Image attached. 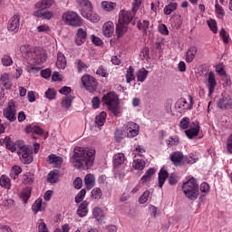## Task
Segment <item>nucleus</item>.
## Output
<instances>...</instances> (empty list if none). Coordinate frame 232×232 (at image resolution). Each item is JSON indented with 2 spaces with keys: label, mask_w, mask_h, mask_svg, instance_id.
Returning <instances> with one entry per match:
<instances>
[{
  "label": "nucleus",
  "mask_w": 232,
  "mask_h": 232,
  "mask_svg": "<svg viewBox=\"0 0 232 232\" xmlns=\"http://www.w3.org/2000/svg\"><path fill=\"white\" fill-rule=\"evenodd\" d=\"M123 131H125L129 139H133L139 135L140 131V126L133 121L127 122L123 127Z\"/></svg>",
  "instance_id": "obj_6"
},
{
  "label": "nucleus",
  "mask_w": 232,
  "mask_h": 232,
  "mask_svg": "<svg viewBox=\"0 0 232 232\" xmlns=\"http://www.w3.org/2000/svg\"><path fill=\"white\" fill-rule=\"evenodd\" d=\"M207 86L208 88V95H212V93L215 92V88H217V79H215V74L213 72L208 73Z\"/></svg>",
  "instance_id": "obj_20"
},
{
  "label": "nucleus",
  "mask_w": 232,
  "mask_h": 232,
  "mask_svg": "<svg viewBox=\"0 0 232 232\" xmlns=\"http://www.w3.org/2000/svg\"><path fill=\"white\" fill-rule=\"evenodd\" d=\"M145 166H146V162L142 160H136L133 161V164H132V168L140 171H141V169H144Z\"/></svg>",
  "instance_id": "obj_50"
},
{
  "label": "nucleus",
  "mask_w": 232,
  "mask_h": 232,
  "mask_svg": "<svg viewBox=\"0 0 232 232\" xmlns=\"http://www.w3.org/2000/svg\"><path fill=\"white\" fill-rule=\"evenodd\" d=\"M219 36L222 39L224 44H229V34L226 31V29L221 28Z\"/></svg>",
  "instance_id": "obj_49"
},
{
  "label": "nucleus",
  "mask_w": 232,
  "mask_h": 232,
  "mask_svg": "<svg viewBox=\"0 0 232 232\" xmlns=\"http://www.w3.org/2000/svg\"><path fill=\"white\" fill-rule=\"evenodd\" d=\"M221 81L223 82L224 88H227V86H231V77L226 73L221 76Z\"/></svg>",
  "instance_id": "obj_58"
},
{
  "label": "nucleus",
  "mask_w": 232,
  "mask_h": 232,
  "mask_svg": "<svg viewBox=\"0 0 232 232\" xmlns=\"http://www.w3.org/2000/svg\"><path fill=\"white\" fill-rule=\"evenodd\" d=\"M47 180L48 182H50V184L57 183V181L59 180V174L53 171L49 172Z\"/></svg>",
  "instance_id": "obj_48"
},
{
  "label": "nucleus",
  "mask_w": 232,
  "mask_h": 232,
  "mask_svg": "<svg viewBox=\"0 0 232 232\" xmlns=\"http://www.w3.org/2000/svg\"><path fill=\"white\" fill-rule=\"evenodd\" d=\"M56 95H57V91H55V89L49 88L45 92V97L46 99H49V101L55 99Z\"/></svg>",
  "instance_id": "obj_54"
},
{
  "label": "nucleus",
  "mask_w": 232,
  "mask_h": 232,
  "mask_svg": "<svg viewBox=\"0 0 232 232\" xmlns=\"http://www.w3.org/2000/svg\"><path fill=\"white\" fill-rule=\"evenodd\" d=\"M48 59L46 51L39 47L33 49V52L29 54V61H32L34 64H44Z\"/></svg>",
  "instance_id": "obj_5"
},
{
  "label": "nucleus",
  "mask_w": 232,
  "mask_h": 232,
  "mask_svg": "<svg viewBox=\"0 0 232 232\" xmlns=\"http://www.w3.org/2000/svg\"><path fill=\"white\" fill-rule=\"evenodd\" d=\"M102 101L104 102V104H106L110 111H111L115 117L121 113L119 109V98L115 92H108L107 94L103 95Z\"/></svg>",
  "instance_id": "obj_3"
},
{
  "label": "nucleus",
  "mask_w": 232,
  "mask_h": 232,
  "mask_svg": "<svg viewBox=\"0 0 232 232\" xmlns=\"http://www.w3.org/2000/svg\"><path fill=\"white\" fill-rule=\"evenodd\" d=\"M227 150L232 155V133L227 139Z\"/></svg>",
  "instance_id": "obj_64"
},
{
  "label": "nucleus",
  "mask_w": 232,
  "mask_h": 232,
  "mask_svg": "<svg viewBox=\"0 0 232 232\" xmlns=\"http://www.w3.org/2000/svg\"><path fill=\"white\" fill-rule=\"evenodd\" d=\"M30 195H32V188H25L24 191L21 193V198L24 204L28 202V199L30 198Z\"/></svg>",
  "instance_id": "obj_47"
},
{
  "label": "nucleus",
  "mask_w": 232,
  "mask_h": 232,
  "mask_svg": "<svg viewBox=\"0 0 232 232\" xmlns=\"http://www.w3.org/2000/svg\"><path fill=\"white\" fill-rule=\"evenodd\" d=\"M92 197L95 198L96 200H99L102 197V191L99 188H94L92 190Z\"/></svg>",
  "instance_id": "obj_59"
},
{
  "label": "nucleus",
  "mask_w": 232,
  "mask_h": 232,
  "mask_svg": "<svg viewBox=\"0 0 232 232\" xmlns=\"http://www.w3.org/2000/svg\"><path fill=\"white\" fill-rule=\"evenodd\" d=\"M20 52L24 55V57H26V59H30V53L34 52V48L30 44H24L20 46Z\"/></svg>",
  "instance_id": "obj_34"
},
{
  "label": "nucleus",
  "mask_w": 232,
  "mask_h": 232,
  "mask_svg": "<svg viewBox=\"0 0 232 232\" xmlns=\"http://www.w3.org/2000/svg\"><path fill=\"white\" fill-rule=\"evenodd\" d=\"M126 32H128V24H124L118 20V24H116V34L118 38L122 37Z\"/></svg>",
  "instance_id": "obj_25"
},
{
  "label": "nucleus",
  "mask_w": 232,
  "mask_h": 232,
  "mask_svg": "<svg viewBox=\"0 0 232 232\" xmlns=\"http://www.w3.org/2000/svg\"><path fill=\"white\" fill-rule=\"evenodd\" d=\"M17 111L15 110V102L11 101L7 104V108L4 110V117L9 121V122H15L17 117H15Z\"/></svg>",
  "instance_id": "obj_8"
},
{
  "label": "nucleus",
  "mask_w": 232,
  "mask_h": 232,
  "mask_svg": "<svg viewBox=\"0 0 232 232\" xmlns=\"http://www.w3.org/2000/svg\"><path fill=\"white\" fill-rule=\"evenodd\" d=\"M93 160H95V150L76 147L70 162L76 169H88L93 166Z\"/></svg>",
  "instance_id": "obj_1"
},
{
  "label": "nucleus",
  "mask_w": 232,
  "mask_h": 232,
  "mask_svg": "<svg viewBox=\"0 0 232 232\" xmlns=\"http://www.w3.org/2000/svg\"><path fill=\"white\" fill-rule=\"evenodd\" d=\"M188 100L189 103H188V101H186L185 98H180L177 101L175 108L179 111V113L186 111V110H193V97L189 95Z\"/></svg>",
  "instance_id": "obj_9"
},
{
  "label": "nucleus",
  "mask_w": 232,
  "mask_h": 232,
  "mask_svg": "<svg viewBox=\"0 0 232 232\" xmlns=\"http://www.w3.org/2000/svg\"><path fill=\"white\" fill-rule=\"evenodd\" d=\"M78 3L82 7L81 14L82 17H90V12H93L92 2L90 0H78Z\"/></svg>",
  "instance_id": "obj_13"
},
{
  "label": "nucleus",
  "mask_w": 232,
  "mask_h": 232,
  "mask_svg": "<svg viewBox=\"0 0 232 232\" xmlns=\"http://www.w3.org/2000/svg\"><path fill=\"white\" fill-rule=\"evenodd\" d=\"M169 173L168 170L161 169L159 172V186L162 188L166 182V179H168Z\"/></svg>",
  "instance_id": "obj_36"
},
{
  "label": "nucleus",
  "mask_w": 232,
  "mask_h": 232,
  "mask_svg": "<svg viewBox=\"0 0 232 232\" xmlns=\"http://www.w3.org/2000/svg\"><path fill=\"white\" fill-rule=\"evenodd\" d=\"M1 63L3 66H12V64H14V61L12 60V57L6 54L2 57Z\"/></svg>",
  "instance_id": "obj_53"
},
{
  "label": "nucleus",
  "mask_w": 232,
  "mask_h": 232,
  "mask_svg": "<svg viewBox=\"0 0 232 232\" xmlns=\"http://www.w3.org/2000/svg\"><path fill=\"white\" fill-rule=\"evenodd\" d=\"M135 69L133 66H130L126 72V81L128 83L131 82V81H135Z\"/></svg>",
  "instance_id": "obj_43"
},
{
  "label": "nucleus",
  "mask_w": 232,
  "mask_h": 232,
  "mask_svg": "<svg viewBox=\"0 0 232 232\" xmlns=\"http://www.w3.org/2000/svg\"><path fill=\"white\" fill-rule=\"evenodd\" d=\"M107 114L105 111H102L99 115L95 118V124L98 128L104 126V122H106Z\"/></svg>",
  "instance_id": "obj_37"
},
{
  "label": "nucleus",
  "mask_w": 232,
  "mask_h": 232,
  "mask_svg": "<svg viewBox=\"0 0 232 232\" xmlns=\"http://www.w3.org/2000/svg\"><path fill=\"white\" fill-rule=\"evenodd\" d=\"M102 8L105 12H113V10H115V8H117V3L103 1V2H102Z\"/></svg>",
  "instance_id": "obj_31"
},
{
  "label": "nucleus",
  "mask_w": 232,
  "mask_h": 232,
  "mask_svg": "<svg viewBox=\"0 0 232 232\" xmlns=\"http://www.w3.org/2000/svg\"><path fill=\"white\" fill-rule=\"evenodd\" d=\"M180 144V140H179V137H169L167 140V146L168 148H173V146H179Z\"/></svg>",
  "instance_id": "obj_51"
},
{
  "label": "nucleus",
  "mask_w": 232,
  "mask_h": 232,
  "mask_svg": "<svg viewBox=\"0 0 232 232\" xmlns=\"http://www.w3.org/2000/svg\"><path fill=\"white\" fill-rule=\"evenodd\" d=\"M217 107L219 110H232V97L227 93H222L217 102Z\"/></svg>",
  "instance_id": "obj_10"
},
{
  "label": "nucleus",
  "mask_w": 232,
  "mask_h": 232,
  "mask_svg": "<svg viewBox=\"0 0 232 232\" xmlns=\"http://www.w3.org/2000/svg\"><path fill=\"white\" fill-rule=\"evenodd\" d=\"M114 138L117 142H121L124 139V133L122 130L117 129L114 133Z\"/></svg>",
  "instance_id": "obj_63"
},
{
  "label": "nucleus",
  "mask_w": 232,
  "mask_h": 232,
  "mask_svg": "<svg viewBox=\"0 0 232 232\" xmlns=\"http://www.w3.org/2000/svg\"><path fill=\"white\" fill-rule=\"evenodd\" d=\"M62 21L64 22L68 26H72L74 28H79L82 26V18L79 14L73 11H66L62 15Z\"/></svg>",
  "instance_id": "obj_4"
},
{
  "label": "nucleus",
  "mask_w": 232,
  "mask_h": 232,
  "mask_svg": "<svg viewBox=\"0 0 232 232\" xmlns=\"http://www.w3.org/2000/svg\"><path fill=\"white\" fill-rule=\"evenodd\" d=\"M126 161V156H124V153H117L113 156L112 159V164L114 166V169H119L121 166L124 165V162Z\"/></svg>",
  "instance_id": "obj_17"
},
{
  "label": "nucleus",
  "mask_w": 232,
  "mask_h": 232,
  "mask_svg": "<svg viewBox=\"0 0 232 232\" xmlns=\"http://www.w3.org/2000/svg\"><path fill=\"white\" fill-rule=\"evenodd\" d=\"M208 25L209 29L211 30V32H213V34L218 33V26L217 25L216 20L211 19L210 21H208Z\"/></svg>",
  "instance_id": "obj_56"
},
{
  "label": "nucleus",
  "mask_w": 232,
  "mask_h": 232,
  "mask_svg": "<svg viewBox=\"0 0 232 232\" xmlns=\"http://www.w3.org/2000/svg\"><path fill=\"white\" fill-rule=\"evenodd\" d=\"M86 196V189L82 188L75 197V203L82 202L84 197Z\"/></svg>",
  "instance_id": "obj_60"
},
{
  "label": "nucleus",
  "mask_w": 232,
  "mask_h": 232,
  "mask_svg": "<svg viewBox=\"0 0 232 232\" xmlns=\"http://www.w3.org/2000/svg\"><path fill=\"white\" fill-rule=\"evenodd\" d=\"M216 15L218 19H224V15H226V12L224 8L218 5V1H216L215 5Z\"/></svg>",
  "instance_id": "obj_40"
},
{
  "label": "nucleus",
  "mask_w": 232,
  "mask_h": 232,
  "mask_svg": "<svg viewBox=\"0 0 232 232\" xmlns=\"http://www.w3.org/2000/svg\"><path fill=\"white\" fill-rule=\"evenodd\" d=\"M137 27L142 30L143 34H148V28H150V22L148 20H142L138 22Z\"/></svg>",
  "instance_id": "obj_41"
},
{
  "label": "nucleus",
  "mask_w": 232,
  "mask_h": 232,
  "mask_svg": "<svg viewBox=\"0 0 232 232\" xmlns=\"http://www.w3.org/2000/svg\"><path fill=\"white\" fill-rule=\"evenodd\" d=\"M155 173H156L155 169H149L145 172L144 176H142L141 182H150V180H151V176L155 175Z\"/></svg>",
  "instance_id": "obj_42"
},
{
  "label": "nucleus",
  "mask_w": 232,
  "mask_h": 232,
  "mask_svg": "<svg viewBox=\"0 0 232 232\" xmlns=\"http://www.w3.org/2000/svg\"><path fill=\"white\" fill-rule=\"evenodd\" d=\"M114 30H115V25L111 21L105 23L102 26V32L105 37H111V35H113Z\"/></svg>",
  "instance_id": "obj_21"
},
{
  "label": "nucleus",
  "mask_w": 232,
  "mask_h": 232,
  "mask_svg": "<svg viewBox=\"0 0 232 232\" xmlns=\"http://www.w3.org/2000/svg\"><path fill=\"white\" fill-rule=\"evenodd\" d=\"M82 84H83L87 92H90L91 93L97 90V80H95V78L90 74H84L82 77Z\"/></svg>",
  "instance_id": "obj_7"
},
{
  "label": "nucleus",
  "mask_w": 232,
  "mask_h": 232,
  "mask_svg": "<svg viewBox=\"0 0 232 232\" xmlns=\"http://www.w3.org/2000/svg\"><path fill=\"white\" fill-rule=\"evenodd\" d=\"M27 131L36 135H43V129L39 126H29L27 127Z\"/></svg>",
  "instance_id": "obj_55"
},
{
  "label": "nucleus",
  "mask_w": 232,
  "mask_h": 232,
  "mask_svg": "<svg viewBox=\"0 0 232 232\" xmlns=\"http://www.w3.org/2000/svg\"><path fill=\"white\" fill-rule=\"evenodd\" d=\"M199 190L201 192L199 196V202H205L206 201V195L207 193H209V184L203 182L201 183L199 187Z\"/></svg>",
  "instance_id": "obj_28"
},
{
  "label": "nucleus",
  "mask_w": 232,
  "mask_h": 232,
  "mask_svg": "<svg viewBox=\"0 0 232 232\" xmlns=\"http://www.w3.org/2000/svg\"><path fill=\"white\" fill-rule=\"evenodd\" d=\"M182 190L184 195L187 198H189V200H197V198H198V183H197V179L195 178H192L183 183Z\"/></svg>",
  "instance_id": "obj_2"
},
{
  "label": "nucleus",
  "mask_w": 232,
  "mask_h": 232,
  "mask_svg": "<svg viewBox=\"0 0 232 232\" xmlns=\"http://www.w3.org/2000/svg\"><path fill=\"white\" fill-rule=\"evenodd\" d=\"M0 186L1 188H5V189H10L12 186L10 178L6 175H2L0 178Z\"/></svg>",
  "instance_id": "obj_38"
},
{
  "label": "nucleus",
  "mask_w": 232,
  "mask_h": 232,
  "mask_svg": "<svg viewBox=\"0 0 232 232\" xmlns=\"http://www.w3.org/2000/svg\"><path fill=\"white\" fill-rule=\"evenodd\" d=\"M189 118L184 117L179 121V128L180 130H188L189 128Z\"/></svg>",
  "instance_id": "obj_52"
},
{
  "label": "nucleus",
  "mask_w": 232,
  "mask_h": 232,
  "mask_svg": "<svg viewBox=\"0 0 232 232\" xmlns=\"http://www.w3.org/2000/svg\"><path fill=\"white\" fill-rule=\"evenodd\" d=\"M96 73H97V75H100L101 77H108V75H109L108 69H106V67H104L103 65H101L98 67Z\"/></svg>",
  "instance_id": "obj_57"
},
{
  "label": "nucleus",
  "mask_w": 232,
  "mask_h": 232,
  "mask_svg": "<svg viewBox=\"0 0 232 232\" xmlns=\"http://www.w3.org/2000/svg\"><path fill=\"white\" fill-rule=\"evenodd\" d=\"M74 97L72 95L65 96L64 99H63L61 104L63 108H71L72 107V102H73Z\"/></svg>",
  "instance_id": "obj_46"
},
{
  "label": "nucleus",
  "mask_w": 232,
  "mask_h": 232,
  "mask_svg": "<svg viewBox=\"0 0 232 232\" xmlns=\"http://www.w3.org/2000/svg\"><path fill=\"white\" fill-rule=\"evenodd\" d=\"M21 26V16L19 14H14L12 16L7 24L8 32H12V34H17L19 32V28Z\"/></svg>",
  "instance_id": "obj_11"
},
{
  "label": "nucleus",
  "mask_w": 232,
  "mask_h": 232,
  "mask_svg": "<svg viewBox=\"0 0 232 232\" xmlns=\"http://www.w3.org/2000/svg\"><path fill=\"white\" fill-rule=\"evenodd\" d=\"M55 3V0H41L36 3L35 6L38 10H46V8H51Z\"/></svg>",
  "instance_id": "obj_27"
},
{
  "label": "nucleus",
  "mask_w": 232,
  "mask_h": 232,
  "mask_svg": "<svg viewBox=\"0 0 232 232\" xmlns=\"http://www.w3.org/2000/svg\"><path fill=\"white\" fill-rule=\"evenodd\" d=\"M85 187L87 189H92L95 187V176L93 174H87L84 178Z\"/></svg>",
  "instance_id": "obj_29"
},
{
  "label": "nucleus",
  "mask_w": 232,
  "mask_h": 232,
  "mask_svg": "<svg viewBox=\"0 0 232 232\" xmlns=\"http://www.w3.org/2000/svg\"><path fill=\"white\" fill-rule=\"evenodd\" d=\"M148 198H150V191L146 190L139 198L140 204H146V202H148Z\"/></svg>",
  "instance_id": "obj_62"
},
{
  "label": "nucleus",
  "mask_w": 232,
  "mask_h": 232,
  "mask_svg": "<svg viewBox=\"0 0 232 232\" xmlns=\"http://www.w3.org/2000/svg\"><path fill=\"white\" fill-rule=\"evenodd\" d=\"M49 164H54L55 168H61L63 166V159L55 154H50L47 158Z\"/></svg>",
  "instance_id": "obj_24"
},
{
  "label": "nucleus",
  "mask_w": 232,
  "mask_h": 232,
  "mask_svg": "<svg viewBox=\"0 0 232 232\" xmlns=\"http://www.w3.org/2000/svg\"><path fill=\"white\" fill-rule=\"evenodd\" d=\"M15 151H22V150H27L28 147L24 145V141L18 140L14 143Z\"/></svg>",
  "instance_id": "obj_61"
},
{
  "label": "nucleus",
  "mask_w": 232,
  "mask_h": 232,
  "mask_svg": "<svg viewBox=\"0 0 232 232\" xmlns=\"http://www.w3.org/2000/svg\"><path fill=\"white\" fill-rule=\"evenodd\" d=\"M177 8H179V4L177 2H169V4L164 7L163 13L165 15H171L172 12H175Z\"/></svg>",
  "instance_id": "obj_30"
},
{
  "label": "nucleus",
  "mask_w": 232,
  "mask_h": 232,
  "mask_svg": "<svg viewBox=\"0 0 232 232\" xmlns=\"http://www.w3.org/2000/svg\"><path fill=\"white\" fill-rule=\"evenodd\" d=\"M86 37H88V34L86 33V30L82 28H79L76 33V40H75L77 46H81L82 44H84V43H86Z\"/></svg>",
  "instance_id": "obj_18"
},
{
  "label": "nucleus",
  "mask_w": 232,
  "mask_h": 232,
  "mask_svg": "<svg viewBox=\"0 0 232 232\" xmlns=\"http://www.w3.org/2000/svg\"><path fill=\"white\" fill-rule=\"evenodd\" d=\"M33 15H34V17H39L40 19L50 20L53 17V13L51 11H44V9H38L34 12Z\"/></svg>",
  "instance_id": "obj_23"
},
{
  "label": "nucleus",
  "mask_w": 232,
  "mask_h": 232,
  "mask_svg": "<svg viewBox=\"0 0 232 232\" xmlns=\"http://www.w3.org/2000/svg\"><path fill=\"white\" fill-rule=\"evenodd\" d=\"M2 140L5 144L7 150H9L12 152L15 151V143L12 141V139H10V137H5V139Z\"/></svg>",
  "instance_id": "obj_44"
},
{
  "label": "nucleus",
  "mask_w": 232,
  "mask_h": 232,
  "mask_svg": "<svg viewBox=\"0 0 232 232\" xmlns=\"http://www.w3.org/2000/svg\"><path fill=\"white\" fill-rule=\"evenodd\" d=\"M35 180V176L33 173L27 172L23 176V183L24 184H34V181Z\"/></svg>",
  "instance_id": "obj_39"
},
{
  "label": "nucleus",
  "mask_w": 232,
  "mask_h": 232,
  "mask_svg": "<svg viewBox=\"0 0 232 232\" xmlns=\"http://www.w3.org/2000/svg\"><path fill=\"white\" fill-rule=\"evenodd\" d=\"M92 215L99 224H104V218H106V215H104V210H102V208L95 207L92 209Z\"/></svg>",
  "instance_id": "obj_19"
},
{
  "label": "nucleus",
  "mask_w": 232,
  "mask_h": 232,
  "mask_svg": "<svg viewBox=\"0 0 232 232\" xmlns=\"http://www.w3.org/2000/svg\"><path fill=\"white\" fill-rule=\"evenodd\" d=\"M66 57L61 52L57 53L56 68L59 70H64L66 68Z\"/></svg>",
  "instance_id": "obj_26"
},
{
  "label": "nucleus",
  "mask_w": 232,
  "mask_h": 232,
  "mask_svg": "<svg viewBox=\"0 0 232 232\" xmlns=\"http://www.w3.org/2000/svg\"><path fill=\"white\" fill-rule=\"evenodd\" d=\"M150 72L146 70V68H141L140 70L138 71L137 72V80L139 82H144L146 79H148V74Z\"/></svg>",
  "instance_id": "obj_33"
},
{
  "label": "nucleus",
  "mask_w": 232,
  "mask_h": 232,
  "mask_svg": "<svg viewBox=\"0 0 232 232\" xmlns=\"http://www.w3.org/2000/svg\"><path fill=\"white\" fill-rule=\"evenodd\" d=\"M21 173H23V169L17 165H14L11 169L10 177L14 180H16V179H19V175H21Z\"/></svg>",
  "instance_id": "obj_35"
},
{
  "label": "nucleus",
  "mask_w": 232,
  "mask_h": 232,
  "mask_svg": "<svg viewBox=\"0 0 232 232\" xmlns=\"http://www.w3.org/2000/svg\"><path fill=\"white\" fill-rule=\"evenodd\" d=\"M18 155L23 164H32L34 160V156L32 155V150H30L29 148L23 149L22 150H18Z\"/></svg>",
  "instance_id": "obj_14"
},
{
  "label": "nucleus",
  "mask_w": 232,
  "mask_h": 232,
  "mask_svg": "<svg viewBox=\"0 0 232 232\" xmlns=\"http://www.w3.org/2000/svg\"><path fill=\"white\" fill-rule=\"evenodd\" d=\"M197 52H198L197 46L195 45L189 46L186 52V58H185L186 63H193V61H195Z\"/></svg>",
  "instance_id": "obj_22"
},
{
  "label": "nucleus",
  "mask_w": 232,
  "mask_h": 232,
  "mask_svg": "<svg viewBox=\"0 0 232 232\" xmlns=\"http://www.w3.org/2000/svg\"><path fill=\"white\" fill-rule=\"evenodd\" d=\"M184 154L180 151H174L169 155V159L171 162L176 166L177 168H180L184 166Z\"/></svg>",
  "instance_id": "obj_16"
},
{
  "label": "nucleus",
  "mask_w": 232,
  "mask_h": 232,
  "mask_svg": "<svg viewBox=\"0 0 232 232\" xmlns=\"http://www.w3.org/2000/svg\"><path fill=\"white\" fill-rule=\"evenodd\" d=\"M200 133V123L198 121H193L189 127L185 130V135L188 139H193L197 137Z\"/></svg>",
  "instance_id": "obj_15"
},
{
  "label": "nucleus",
  "mask_w": 232,
  "mask_h": 232,
  "mask_svg": "<svg viewBox=\"0 0 232 232\" xmlns=\"http://www.w3.org/2000/svg\"><path fill=\"white\" fill-rule=\"evenodd\" d=\"M78 73H82V72H87L88 71V64H86L82 60L77 59L74 63Z\"/></svg>",
  "instance_id": "obj_32"
},
{
  "label": "nucleus",
  "mask_w": 232,
  "mask_h": 232,
  "mask_svg": "<svg viewBox=\"0 0 232 232\" xmlns=\"http://www.w3.org/2000/svg\"><path fill=\"white\" fill-rule=\"evenodd\" d=\"M77 215L86 217L88 215V204H80L77 209Z\"/></svg>",
  "instance_id": "obj_45"
},
{
  "label": "nucleus",
  "mask_w": 232,
  "mask_h": 232,
  "mask_svg": "<svg viewBox=\"0 0 232 232\" xmlns=\"http://www.w3.org/2000/svg\"><path fill=\"white\" fill-rule=\"evenodd\" d=\"M137 13H133L130 11H126V10H121L120 12V15H119V20L120 23H124L125 24H130V23H131V24H135V21H133V17H135V14Z\"/></svg>",
  "instance_id": "obj_12"
}]
</instances>
